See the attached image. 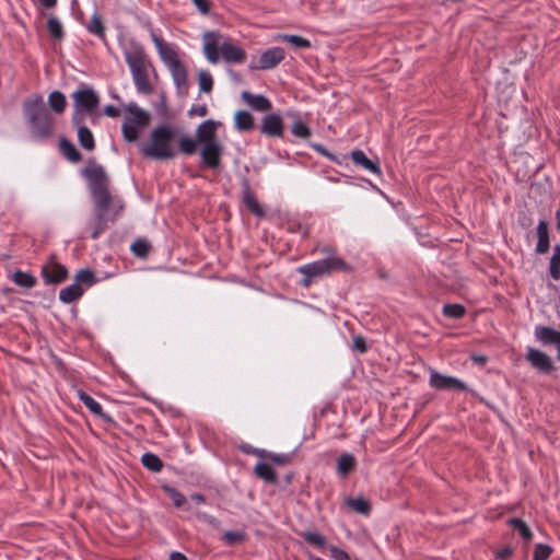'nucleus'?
<instances>
[{
  "instance_id": "obj_1",
  "label": "nucleus",
  "mask_w": 560,
  "mask_h": 560,
  "mask_svg": "<svg viewBox=\"0 0 560 560\" xmlns=\"http://www.w3.org/2000/svg\"><path fill=\"white\" fill-rule=\"evenodd\" d=\"M86 176L91 182V190L96 205L95 219L92 224V237L96 238L105 230L104 214L110 203V195L107 190V176L101 166L86 170Z\"/></svg>"
},
{
  "instance_id": "obj_2",
  "label": "nucleus",
  "mask_w": 560,
  "mask_h": 560,
  "mask_svg": "<svg viewBox=\"0 0 560 560\" xmlns=\"http://www.w3.org/2000/svg\"><path fill=\"white\" fill-rule=\"evenodd\" d=\"M220 34L217 32H206L202 36L203 54L211 63H218L222 58L228 63H241L246 59V51L231 43L230 40L220 42Z\"/></svg>"
},
{
  "instance_id": "obj_3",
  "label": "nucleus",
  "mask_w": 560,
  "mask_h": 560,
  "mask_svg": "<svg viewBox=\"0 0 560 560\" xmlns=\"http://www.w3.org/2000/svg\"><path fill=\"white\" fill-rule=\"evenodd\" d=\"M320 253L327 257L298 268V271L304 276L302 280L304 287H308L314 278L348 269V265L345 260L335 255L331 248L325 246L320 248Z\"/></svg>"
},
{
  "instance_id": "obj_4",
  "label": "nucleus",
  "mask_w": 560,
  "mask_h": 560,
  "mask_svg": "<svg viewBox=\"0 0 560 560\" xmlns=\"http://www.w3.org/2000/svg\"><path fill=\"white\" fill-rule=\"evenodd\" d=\"M24 112L35 135L46 137L51 133L54 125L52 117L40 96L25 101Z\"/></svg>"
},
{
  "instance_id": "obj_5",
  "label": "nucleus",
  "mask_w": 560,
  "mask_h": 560,
  "mask_svg": "<svg viewBox=\"0 0 560 560\" xmlns=\"http://www.w3.org/2000/svg\"><path fill=\"white\" fill-rule=\"evenodd\" d=\"M174 132L172 128L161 126L151 133L148 144H142V151L147 156L155 159H170L173 156Z\"/></svg>"
},
{
  "instance_id": "obj_6",
  "label": "nucleus",
  "mask_w": 560,
  "mask_h": 560,
  "mask_svg": "<svg viewBox=\"0 0 560 560\" xmlns=\"http://www.w3.org/2000/svg\"><path fill=\"white\" fill-rule=\"evenodd\" d=\"M150 114L136 104H128L125 108V119L122 124V135L127 141H136L139 133L150 124Z\"/></svg>"
},
{
  "instance_id": "obj_7",
  "label": "nucleus",
  "mask_w": 560,
  "mask_h": 560,
  "mask_svg": "<svg viewBox=\"0 0 560 560\" xmlns=\"http://www.w3.org/2000/svg\"><path fill=\"white\" fill-rule=\"evenodd\" d=\"M72 97L75 107L73 121L75 125H80L83 121L84 114L92 113L98 106L100 98L91 89L75 91Z\"/></svg>"
},
{
  "instance_id": "obj_8",
  "label": "nucleus",
  "mask_w": 560,
  "mask_h": 560,
  "mask_svg": "<svg viewBox=\"0 0 560 560\" xmlns=\"http://www.w3.org/2000/svg\"><path fill=\"white\" fill-rule=\"evenodd\" d=\"M223 151L224 148L220 141L200 145V158L203 166L211 170L220 168Z\"/></svg>"
},
{
  "instance_id": "obj_9",
  "label": "nucleus",
  "mask_w": 560,
  "mask_h": 560,
  "mask_svg": "<svg viewBox=\"0 0 560 560\" xmlns=\"http://www.w3.org/2000/svg\"><path fill=\"white\" fill-rule=\"evenodd\" d=\"M429 384L431 387L436 389H450V390H467V385L460 380L443 375L436 371H431Z\"/></svg>"
},
{
  "instance_id": "obj_10",
  "label": "nucleus",
  "mask_w": 560,
  "mask_h": 560,
  "mask_svg": "<svg viewBox=\"0 0 560 560\" xmlns=\"http://www.w3.org/2000/svg\"><path fill=\"white\" fill-rule=\"evenodd\" d=\"M285 58L281 47H271L261 52L258 63L252 65L250 69L268 70L277 67Z\"/></svg>"
},
{
  "instance_id": "obj_11",
  "label": "nucleus",
  "mask_w": 560,
  "mask_h": 560,
  "mask_svg": "<svg viewBox=\"0 0 560 560\" xmlns=\"http://www.w3.org/2000/svg\"><path fill=\"white\" fill-rule=\"evenodd\" d=\"M527 361L538 371L550 373L553 370V362L545 352L533 347L527 348Z\"/></svg>"
},
{
  "instance_id": "obj_12",
  "label": "nucleus",
  "mask_w": 560,
  "mask_h": 560,
  "mask_svg": "<svg viewBox=\"0 0 560 560\" xmlns=\"http://www.w3.org/2000/svg\"><path fill=\"white\" fill-rule=\"evenodd\" d=\"M261 133L269 137H282L284 131V124L279 114L266 115L261 120Z\"/></svg>"
},
{
  "instance_id": "obj_13",
  "label": "nucleus",
  "mask_w": 560,
  "mask_h": 560,
  "mask_svg": "<svg viewBox=\"0 0 560 560\" xmlns=\"http://www.w3.org/2000/svg\"><path fill=\"white\" fill-rule=\"evenodd\" d=\"M42 275L46 282L59 283L67 278L68 271L65 266L51 259L49 262L43 266Z\"/></svg>"
},
{
  "instance_id": "obj_14",
  "label": "nucleus",
  "mask_w": 560,
  "mask_h": 560,
  "mask_svg": "<svg viewBox=\"0 0 560 560\" xmlns=\"http://www.w3.org/2000/svg\"><path fill=\"white\" fill-rule=\"evenodd\" d=\"M126 60L132 73L147 69L145 54L140 46H132L126 50Z\"/></svg>"
},
{
  "instance_id": "obj_15",
  "label": "nucleus",
  "mask_w": 560,
  "mask_h": 560,
  "mask_svg": "<svg viewBox=\"0 0 560 560\" xmlns=\"http://www.w3.org/2000/svg\"><path fill=\"white\" fill-rule=\"evenodd\" d=\"M534 335L536 340L545 346L553 345L557 349L560 347V331L553 328L539 325L535 327Z\"/></svg>"
},
{
  "instance_id": "obj_16",
  "label": "nucleus",
  "mask_w": 560,
  "mask_h": 560,
  "mask_svg": "<svg viewBox=\"0 0 560 560\" xmlns=\"http://www.w3.org/2000/svg\"><path fill=\"white\" fill-rule=\"evenodd\" d=\"M215 122L213 120H206L199 125L196 138L200 145L203 143L220 141L215 136Z\"/></svg>"
},
{
  "instance_id": "obj_17",
  "label": "nucleus",
  "mask_w": 560,
  "mask_h": 560,
  "mask_svg": "<svg viewBox=\"0 0 560 560\" xmlns=\"http://www.w3.org/2000/svg\"><path fill=\"white\" fill-rule=\"evenodd\" d=\"M153 42L159 50L161 58L168 66L170 71L175 77V55L173 49L159 36L153 34Z\"/></svg>"
},
{
  "instance_id": "obj_18",
  "label": "nucleus",
  "mask_w": 560,
  "mask_h": 560,
  "mask_svg": "<svg viewBox=\"0 0 560 560\" xmlns=\"http://www.w3.org/2000/svg\"><path fill=\"white\" fill-rule=\"evenodd\" d=\"M245 103L257 112H268L271 109V102L260 94H252L247 91L242 93Z\"/></svg>"
},
{
  "instance_id": "obj_19",
  "label": "nucleus",
  "mask_w": 560,
  "mask_h": 560,
  "mask_svg": "<svg viewBox=\"0 0 560 560\" xmlns=\"http://www.w3.org/2000/svg\"><path fill=\"white\" fill-rule=\"evenodd\" d=\"M255 126L253 115L247 110H238L234 115V127L236 130L244 132L250 131Z\"/></svg>"
},
{
  "instance_id": "obj_20",
  "label": "nucleus",
  "mask_w": 560,
  "mask_h": 560,
  "mask_svg": "<svg viewBox=\"0 0 560 560\" xmlns=\"http://www.w3.org/2000/svg\"><path fill=\"white\" fill-rule=\"evenodd\" d=\"M537 246L536 252L538 254H546L549 250L550 244H549V232H548V224L545 220L539 221L537 225Z\"/></svg>"
},
{
  "instance_id": "obj_21",
  "label": "nucleus",
  "mask_w": 560,
  "mask_h": 560,
  "mask_svg": "<svg viewBox=\"0 0 560 560\" xmlns=\"http://www.w3.org/2000/svg\"><path fill=\"white\" fill-rule=\"evenodd\" d=\"M352 162L357 165H360L361 167L370 171L373 174L380 175L381 168L376 163L371 161L363 151L355 150L351 153Z\"/></svg>"
},
{
  "instance_id": "obj_22",
  "label": "nucleus",
  "mask_w": 560,
  "mask_h": 560,
  "mask_svg": "<svg viewBox=\"0 0 560 560\" xmlns=\"http://www.w3.org/2000/svg\"><path fill=\"white\" fill-rule=\"evenodd\" d=\"M243 202L247 207V209L255 215L262 217L265 214L262 207L257 201L247 184L245 185L243 190Z\"/></svg>"
},
{
  "instance_id": "obj_23",
  "label": "nucleus",
  "mask_w": 560,
  "mask_h": 560,
  "mask_svg": "<svg viewBox=\"0 0 560 560\" xmlns=\"http://www.w3.org/2000/svg\"><path fill=\"white\" fill-rule=\"evenodd\" d=\"M357 460L350 453H343L337 460V474L340 477H346L351 470L354 469Z\"/></svg>"
},
{
  "instance_id": "obj_24",
  "label": "nucleus",
  "mask_w": 560,
  "mask_h": 560,
  "mask_svg": "<svg viewBox=\"0 0 560 560\" xmlns=\"http://www.w3.org/2000/svg\"><path fill=\"white\" fill-rule=\"evenodd\" d=\"M345 505L362 515H369L371 511L370 502L363 497L348 498L345 500Z\"/></svg>"
},
{
  "instance_id": "obj_25",
  "label": "nucleus",
  "mask_w": 560,
  "mask_h": 560,
  "mask_svg": "<svg viewBox=\"0 0 560 560\" xmlns=\"http://www.w3.org/2000/svg\"><path fill=\"white\" fill-rule=\"evenodd\" d=\"M83 294V289L79 283H73L63 288L59 293V299L65 303H71Z\"/></svg>"
},
{
  "instance_id": "obj_26",
  "label": "nucleus",
  "mask_w": 560,
  "mask_h": 560,
  "mask_svg": "<svg viewBox=\"0 0 560 560\" xmlns=\"http://www.w3.org/2000/svg\"><path fill=\"white\" fill-rule=\"evenodd\" d=\"M59 148L62 154L73 163L81 161V154L74 147V144L66 139H61L59 142Z\"/></svg>"
},
{
  "instance_id": "obj_27",
  "label": "nucleus",
  "mask_w": 560,
  "mask_h": 560,
  "mask_svg": "<svg viewBox=\"0 0 560 560\" xmlns=\"http://www.w3.org/2000/svg\"><path fill=\"white\" fill-rule=\"evenodd\" d=\"M77 126H78V138H79L80 144L85 150L92 151L95 147V143H94V137H93L91 130L85 126H81V124L77 125Z\"/></svg>"
},
{
  "instance_id": "obj_28",
  "label": "nucleus",
  "mask_w": 560,
  "mask_h": 560,
  "mask_svg": "<svg viewBox=\"0 0 560 560\" xmlns=\"http://www.w3.org/2000/svg\"><path fill=\"white\" fill-rule=\"evenodd\" d=\"M255 472L260 479L267 482L275 483L277 481L273 469L267 463H258L255 467Z\"/></svg>"
},
{
  "instance_id": "obj_29",
  "label": "nucleus",
  "mask_w": 560,
  "mask_h": 560,
  "mask_svg": "<svg viewBox=\"0 0 560 560\" xmlns=\"http://www.w3.org/2000/svg\"><path fill=\"white\" fill-rule=\"evenodd\" d=\"M135 84L139 92L148 94L151 92V84L149 82L147 69L132 73Z\"/></svg>"
},
{
  "instance_id": "obj_30",
  "label": "nucleus",
  "mask_w": 560,
  "mask_h": 560,
  "mask_svg": "<svg viewBox=\"0 0 560 560\" xmlns=\"http://www.w3.org/2000/svg\"><path fill=\"white\" fill-rule=\"evenodd\" d=\"M48 103L50 108L57 114L63 113L67 105L65 95L59 91L50 93L48 97Z\"/></svg>"
},
{
  "instance_id": "obj_31",
  "label": "nucleus",
  "mask_w": 560,
  "mask_h": 560,
  "mask_svg": "<svg viewBox=\"0 0 560 560\" xmlns=\"http://www.w3.org/2000/svg\"><path fill=\"white\" fill-rule=\"evenodd\" d=\"M198 85L200 92L211 93L213 89V78L209 71L203 69L198 71Z\"/></svg>"
},
{
  "instance_id": "obj_32",
  "label": "nucleus",
  "mask_w": 560,
  "mask_h": 560,
  "mask_svg": "<svg viewBox=\"0 0 560 560\" xmlns=\"http://www.w3.org/2000/svg\"><path fill=\"white\" fill-rule=\"evenodd\" d=\"M12 280L15 284L23 287V288H32L36 283V278L33 277L31 273L23 272V271H15L12 275Z\"/></svg>"
},
{
  "instance_id": "obj_33",
  "label": "nucleus",
  "mask_w": 560,
  "mask_h": 560,
  "mask_svg": "<svg viewBox=\"0 0 560 560\" xmlns=\"http://www.w3.org/2000/svg\"><path fill=\"white\" fill-rule=\"evenodd\" d=\"M78 396L91 412H93L96 416H103L101 405L96 400H94L90 395H88L83 390H78Z\"/></svg>"
},
{
  "instance_id": "obj_34",
  "label": "nucleus",
  "mask_w": 560,
  "mask_h": 560,
  "mask_svg": "<svg viewBox=\"0 0 560 560\" xmlns=\"http://www.w3.org/2000/svg\"><path fill=\"white\" fill-rule=\"evenodd\" d=\"M549 272L552 279H560V245L553 247V253L550 258Z\"/></svg>"
},
{
  "instance_id": "obj_35",
  "label": "nucleus",
  "mask_w": 560,
  "mask_h": 560,
  "mask_svg": "<svg viewBox=\"0 0 560 560\" xmlns=\"http://www.w3.org/2000/svg\"><path fill=\"white\" fill-rule=\"evenodd\" d=\"M278 39L291 44L295 48H310L311 42L299 35L280 34Z\"/></svg>"
},
{
  "instance_id": "obj_36",
  "label": "nucleus",
  "mask_w": 560,
  "mask_h": 560,
  "mask_svg": "<svg viewBox=\"0 0 560 560\" xmlns=\"http://www.w3.org/2000/svg\"><path fill=\"white\" fill-rule=\"evenodd\" d=\"M47 30H48L50 36L56 39H61L63 36L62 25L59 22V20L54 15L48 18Z\"/></svg>"
},
{
  "instance_id": "obj_37",
  "label": "nucleus",
  "mask_w": 560,
  "mask_h": 560,
  "mask_svg": "<svg viewBox=\"0 0 560 560\" xmlns=\"http://www.w3.org/2000/svg\"><path fill=\"white\" fill-rule=\"evenodd\" d=\"M141 462L144 467L152 471H159L162 468V460L152 453L143 454Z\"/></svg>"
},
{
  "instance_id": "obj_38",
  "label": "nucleus",
  "mask_w": 560,
  "mask_h": 560,
  "mask_svg": "<svg viewBox=\"0 0 560 560\" xmlns=\"http://www.w3.org/2000/svg\"><path fill=\"white\" fill-rule=\"evenodd\" d=\"M443 314L450 318H460L465 314V307L460 304H446L443 306Z\"/></svg>"
},
{
  "instance_id": "obj_39",
  "label": "nucleus",
  "mask_w": 560,
  "mask_h": 560,
  "mask_svg": "<svg viewBox=\"0 0 560 560\" xmlns=\"http://www.w3.org/2000/svg\"><path fill=\"white\" fill-rule=\"evenodd\" d=\"M150 244L143 240H138L131 245L132 253L141 258L147 257L150 253Z\"/></svg>"
},
{
  "instance_id": "obj_40",
  "label": "nucleus",
  "mask_w": 560,
  "mask_h": 560,
  "mask_svg": "<svg viewBox=\"0 0 560 560\" xmlns=\"http://www.w3.org/2000/svg\"><path fill=\"white\" fill-rule=\"evenodd\" d=\"M292 133L302 139H307L311 137L310 128L301 120H296L292 125Z\"/></svg>"
},
{
  "instance_id": "obj_41",
  "label": "nucleus",
  "mask_w": 560,
  "mask_h": 560,
  "mask_svg": "<svg viewBox=\"0 0 560 560\" xmlns=\"http://www.w3.org/2000/svg\"><path fill=\"white\" fill-rule=\"evenodd\" d=\"M510 523L524 539L529 540L532 538V532L529 527L522 520L512 518Z\"/></svg>"
},
{
  "instance_id": "obj_42",
  "label": "nucleus",
  "mask_w": 560,
  "mask_h": 560,
  "mask_svg": "<svg viewBox=\"0 0 560 560\" xmlns=\"http://www.w3.org/2000/svg\"><path fill=\"white\" fill-rule=\"evenodd\" d=\"M199 142L196 139H192V138H182L179 140V149L187 153V154H192L197 151V147H198Z\"/></svg>"
},
{
  "instance_id": "obj_43",
  "label": "nucleus",
  "mask_w": 560,
  "mask_h": 560,
  "mask_svg": "<svg viewBox=\"0 0 560 560\" xmlns=\"http://www.w3.org/2000/svg\"><path fill=\"white\" fill-rule=\"evenodd\" d=\"M303 537L305 541L316 547H324L326 545L325 537L316 532H305Z\"/></svg>"
},
{
  "instance_id": "obj_44",
  "label": "nucleus",
  "mask_w": 560,
  "mask_h": 560,
  "mask_svg": "<svg viewBox=\"0 0 560 560\" xmlns=\"http://www.w3.org/2000/svg\"><path fill=\"white\" fill-rule=\"evenodd\" d=\"M89 31L96 34L100 37H104L105 28L101 21V18L97 14H94L89 24Z\"/></svg>"
},
{
  "instance_id": "obj_45",
  "label": "nucleus",
  "mask_w": 560,
  "mask_h": 560,
  "mask_svg": "<svg viewBox=\"0 0 560 560\" xmlns=\"http://www.w3.org/2000/svg\"><path fill=\"white\" fill-rule=\"evenodd\" d=\"M551 552H552V549L548 545L537 544L535 546L533 559L547 560L549 558V556L551 555Z\"/></svg>"
},
{
  "instance_id": "obj_46",
  "label": "nucleus",
  "mask_w": 560,
  "mask_h": 560,
  "mask_svg": "<svg viewBox=\"0 0 560 560\" xmlns=\"http://www.w3.org/2000/svg\"><path fill=\"white\" fill-rule=\"evenodd\" d=\"M77 283L91 285L95 281L94 273L89 269H82L75 275Z\"/></svg>"
},
{
  "instance_id": "obj_47",
  "label": "nucleus",
  "mask_w": 560,
  "mask_h": 560,
  "mask_svg": "<svg viewBox=\"0 0 560 560\" xmlns=\"http://www.w3.org/2000/svg\"><path fill=\"white\" fill-rule=\"evenodd\" d=\"M329 551H330V557L334 560H350L349 555L345 550H342L336 546H330Z\"/></svg>"
},
{
  "instance_id": "obj_48",
  "label": "nucleus",
  "mask_w": 560,
  "mask_h": 560,
  "mask_svg": "<svg viewBox=\"0 0 560 560\" xmlns=\"http://www.w3.org/2000/svg\"><path fill=\"white\" fill-rule=\"evenodd\" d=\"M243 537L244 536L242 533L233 532V530L225 532L223 535V539L225 540V542H228L230 545L241 541L243 539Z\"/></svg>"
},
{
  "instance_id": "obj_49",
  "label": "nucleus",
  "mask_w": 560,
  "mask_h": 560,
  "mask_svg": "<svg viewBox=\"0 0 560 560\" xmlns=\"http://www.w3.org/2000/svg\"><path fill=\"white\" fill-rule=\"evenodd\" d=\"M191 1L201 14H208L210 12L211 4H210L209 0H191Z\"/></svg>"
},
{
  "instance_id": "obj_50",
  "label": "nucleus",
  "mask_w": 560,
  "mask_h": 560,
  "mask_svg": "<svg viewBox=\"0 0 560 560\" xmlns=\"http://www.w3.org/2000/svg\"><path fill=\"white\" fill-rule=\"evenodd\" d=\"M269 458L276 463V464H279V465H284L289 462L290 457L289 455H285V454H271L269 456Z\"/></svg>"
},
{
  "instance_id": "obj_51",
  "label": "nucleus",
  "mask_w": 560,
  "mask_h": 560,
  "mask_svg": "<svg viewBox=\"0 0 560 560\" xmlns=\"http://www.w3.org/2000/svg\"><path fill=\"white\" fill-rule=\"evenodd\" d=\"M189 114H190V115H197V116L203 117V116H206V115H207V107H206V105L192 106V107L189 109Z\"/></svg>"
},
{
  "instance_id": "obj_52",
  "label": "nucleus",
  "mask_w": 560,
  "mask_h": 560,
  "mask_svg": "<svg viewBox=\"0 0 560 560\" xmlns=\"http://www.w3.org/2000/svg\"><path fill=\"white\" fill-rule=\"evenodd\" d=\"M353 346L357 350H359L360 352H365L366 351V345H365V341L362 337L358 336L353 339Z\"/></svg>"
},
{
  "instance_id": "obj_53",
  "label": "nucleus",
  "mask_w": 560,
  "mask_h": 560,
  "mask_svg": "<svg viewBox=\"0 0 560 560\" xmlns=\"http://www.w3.org/2000/svg\"><path fill=\"white\" fill-rule=\"evenodd\" d=\"M104 114L108 117H118L120 112L118 108H116L115 106L113 105H107L105 108H104Z\"/></svg>"
},
{
  "instance_id": "obj_54",
  "label": "nucleus",
  "mask_w": 560,
  "mask_h": 560,
  "mask_svg": "<svg viewBox=\"0 0 560 560\" xmlns=\"http://www.w3.org/2000/svg\"><path fill=\"white\" fill-rule=\"evenodd\" d=\"M176 73H177V89L180 90L182 89V80H185V71L178 61H177Z\"/></svg>"
},
{
  "instance_id": "obj_55",
  "label": "nucleus",
  "mask_w": 560,
  "mask_h": 560,
  "mask_svg": "<svg viewBox=\"0 0 560 560\" xmlns=\"http://www.w3.org/2000/svg\"><path fill=\"white\" fill-rule=\"evenodd\" d=\"M511 555H512V550L509 548L502 549L501 551L498 552V557L501 559H505V558L510 557Z\"/></svg>"
},
{
  "instance_id": "obj_56",
  "label": "nucleus",
  "mask_w": 560,
  "mask_h": 560,
  "mask_svg": "<svg viewBox=\"0 0 560 560\" xmlns=\"http://www.w3.org/2000/svg\"><path fill=\"white\" fill-rule=\"evenodd\" d=\"M200 518L203 520L205 522L209 523V524H214L217 522V520L210 515H207V514H199Z\"/></svg>"
},
{
  "instance_id": "obj_57",
  "label": "nucleus",
  "mask_w": 560,
  "mask_h": 560,
  "mask_svg": "<svg viewBox=\"0 0 560 560\" xmlns=\"http://www.w3.org/2000/svg\"><path fill=\"white\" fill-rule=\"evenodd\" d=\"M40 2L46 8H52L56 5L57 0H40Z\"/></svg>"
},
{
  "instance_id": "obj_58",
  "label": "nucleus",
  "mask_w": 560,
  "mask_h": 560,
  "mask_svg": "<svg viewBox=\"0 0 560 560\" xmlns=\"http://www.w3.org/2000/svg\"><path fill=\"white\" fill-rule=\"evenodd\" d=\"M191 500H192L194 502H196L197 504H199V503H202V502H203V497H202V495H200V494H194V495H191Z\"/></svg>"
},
{
  "instance_id": "obj_59",
  "label": "nucleus",
  "mask_w": 560,
  "mask_h": 560,
  "mask_svg": "<svg viewBox=\"0 0 560 560\" xmlns=\"http://www.w3.org/2000/svg\"><path fill=\"white\" fill-rule=\"evenodd\" d=\"M163 488L170 494L171 498L175 497V492H174V490L171 487L164 486Z\"/></svg>"
},
{
  "instance_id": "obj_60",
  "label": "nucleus",
  "mask_w": 560,
  "mask_h": 560,
  "mask_svg": "<svg viewBox=\"0 0 560 560\" xmlns=\"http://www.w3.org/2000/svg\"><path fill=\"white\" fill-rule=\"evenodd\" d=\"M185 501L184 497L177 493V508L182 505V503Z\"/></svg>"
},
{
  "instance_id": "obj_61",
  "label": "nucleus",
  "mask_w": 560,
  "mask_h": 560,
  "mask_svg": "<svg viewBox=\"0 0 560 560\" xmlns=\"http://www.w3.org/2000/svg\"><path fill=\"white\" fill-rule=\"evenodd\" d=\"M177 560H188V559L183 553L177 552Z\"/></svg>"
},
{
  "instance_id": "obj_62",
  "label": "nucleus",
  "mask_w": 560,
  "mask_h": 560,
  "mask_svg": "<svg viewBox=\"0 0 560 560\" xmlns=\"http://www.w3.org/2000/svg\"><path fill=\"white\" fill-rule=\"evenodd\" d=\"M474 360L477 362H485V358H482V357L475 358Z\"/></svg>"
},
{
  "instance_id": "obj_63",
  "label": "nucleus",
  "mask_w": 560,
  "mask_h": 560,
  "mask_svg": "<svg viewBox=\"0 0 560 560\" xmlns=\"http://www.w3.org/2000/svg\"><path fill=\"white\" fill-rule=\"evenodd\" d=\"M558 229H560V212H557Z\"/></svg>"
},
{
  "instance_id": "obj_64",
  "label": "nucleus",
  "mask_w": 560,
  "mask_h": 560,
  "mask_svg": "<svg viewBox=\"0 0 560 560\" xmlns=\"http://www.w3.org/2000/svg\"><path fill=\"white\" fill-rule=\"evenodd\" d=\"M170 560H175V552H172V553L170 555Z\"/></svg>"
}]
</instances>
